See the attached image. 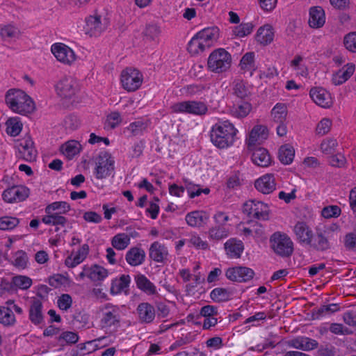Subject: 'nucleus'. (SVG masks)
Listing matches in <instances>:
<instances>
[{"mask_svg": "<svg viewBox=\"0 0 356 356\" xmlns=\"http://www.w3.org/2000/svg\"><path fill=\"white\" fill-rule=\"evenodd\" d=\"M237 130L229 121L216 124L211 129L210 138L212 143L220 149L233 145Z\"/></svg>", "mask_w": 356, "mask_h": 356, "instance_id": "obj_1", "label": "nucleus"}, {"mask_svg": "<svg viewBox=\"0 0 356 356\" xmlns=\"http://www.w3.org/2000/svg\"><path fill=\"white\" fill-rule=\"evenodd\" d=\"M5 100L13 111L22 115L31 113L35 109V104L31 98L19 89L9 90L6 94Z\"/></svg>", "mask_w": 356, "mask_h": 356, "instance_id": "obj_2", "label": "nucleus"}, {"mask_svg": "<svg viewBox=\"0 0 356 356\" xmlns=\"http://www.w3.org/2000/svg\"><path fill=\"white\" fill-rule=\"evenodd\" d=\"M232 56L223 48L213 51L207 60L209 70L215 73H222L231 67Z\"/></svg>", "mask_w": 356, "mask_h": 356, "instance_id": "obj_3", "label": "nucleus"}, {"mask_svg": "<svg viewBox=\"0 0 356 356\" xmlns=\"http://www.w3.org/2000/svg\"><path fill=\"white\" fill-rule=\"evenodd\" d=\"M270 243L274 252L282 257H288L293 252V241L286 234L274 233L270 236Z\"/></svg>", "mask_w": 356, "mask_h": 356, "instance_id": "obj_4", "label": "nucleus"}, {"mask_svg": "<svg viewBox=\"0 0 356 356\" xmlns=\"http://www.w3.org/2000/svg\"><path fill=\"white\" fill-rule=\"evenodd\" d=\"M170 108L173 113L195 115H203L208 111V107L206 104L200 101H183L177 102L172 104Z\"/></svg>", "mask_w": 356, "mask_h": 356, "instance_id": "obj_5", "label": "nucleus"}, {"mask_svg": "<svg viewBox=\"0 0 356 356\" xmlns=\"http://www.w3.org/2000/svg\"><path fill=\"white\" fill-rule=\"evenodd\" d=\"M114 160L107 152H101L96 159V167L94 175L98 179H103L110 176L114 171Z\"/></svg>", "mask_w": 356, "mask_h": 356, "instance_id": "obj_6", "label": "nucleus"}, {"mask_svg": "<svg viewBox=\"0 0 356 356\" xmlns=\"http://www.w3.org/2000/svg\"><path fill=\"white\" fill-rule=\"evenodd\" d=\"M143 74L136 69L127 67L121 73V83L128 92L138 90L143 83Z\"/></svg>", "mask_w": 356, "mask_h": 356, "instance_id": "obj_7", "label": "nucleus"}, {"mask_svg": "<svg viewBox=\"0 0 356 356\" xmlns=\"http://www.w3.org/2000/svg\"><path fill=\"white\" fill-rule=\"evenodd\" d=\"M243 211L250 218L266 220L269 217L268 204L255 200L247 201L243 207Z\"/></svg>", "mask_w": 356, "mask_h": 356, "instance_id": "obj_8", "label": "nucleus"}, {"mask_svg": "<svg viewBox=\"0 0 356 356\" xmlns=\"http://www.w3.org/2000/svg\"><path fill=\"white\" fill-rule=\"evenodd\" d=\"M108 25V21L106 17L96 14L86 18L84 30L86 33L90 36L97 37L106 30Z\"/></svg>", "mask_w": 356, "mask_h": 356, "instance_id": "obj_9", "label": "nucleus"}, {"mask_svg": "<svg viewBox=\"0 0 356 356\" xmlns=\"http://www.w3.org/2000/svg\"><path fill=\"white\" fill-rule=\"evenodd\" d=\"M101 323L103 327H118L121 321V311L119 307L110 303L105 305L102 309Z\"/></svg>", "mask_w": 356, "mask_h": 356, "instance_id": "obj_10", "label": "nucleus"}, {"mask_svg": "<svg viewBox=\"0 0 356 356\" xmlns=\"http://www.w3.org/2000/svg\"><path fill=\"white\" fill-rule=\"evenodd\" d=\"M330 234V232L317 229L316 232L313 234L307 245L318 252H325L330 250L332 246Z\"/></svg>", "mask_w": 356, "mask_h": 356, "instance_id": "obj_11", "label": "nucleus"}, {"mask_svg": "<svg viewBox=\"0 0 356 356\" xmlns=\"http://www.w3.org/2000/svg\"><path fill=\"white\" fill-rule=\"evenodd\" d=\"M56 90L60 97L70 99L77 92L78 85L72 77L64 76L57 83Z\"/></svg>", "mask_w": 356, "mask_h": 356, "instance_id": "obj_12", "label": "nucleus"}, {"mask_svg": "<svg viewBox=\"0 0 356 356\" xmlns=\"http://www.w3.org/2000/svg\"><path fill=\"white\" fill-rule=\"evenodd\" d=\"M33 145V141L30 137L24 138L16 145L18 150L17 156L26 161H35L37 157V151Z\"/></svg>", "mask_w": 356, "mask_h": 356, "instance_id": "obj_13", "label": "nucleus"}, {"mask_svg": "<svg viewBox=\"0 0 356 356\" xmlns=\"http://www.w3.org/2000/svg\"><path fill=\"white\" fill-rule=\"evenodd\" d=\"M227 278L229 280L238 282H246L251 280L254 276L252 269L245 266L229 268L225 273Z\"/></svg>", "mask_w": 356, "mask_h": 356, "instance_id": "obj_14", "label": "nucleus"}, {"mask_svg": "<svg viewBox=\"0 0 356 356\" xmlns=\"http://www.w3.org/2000/svg\"><path fill=\"white\" fill-rule=\"evenodd\" d=\"M29 195V189L24 186H14L3 191L2 197L8 203L25 200Z\"/></svg>", "mask_w": 356, "mask_h": 356, "instance_id": "obj_15", "label": "nucleus"}, {"mask_svg": "<svg viewBox=\"0 0 356 356\" xmlns=\"http://www.w3.org/2000/svg\"><path fill=\"white\" fill-rule=\"evenodd\" d=\"M51 51L56 59L65 64H71L75 60V54L72 49L63 43H56Z\"/></svg>", "mask_w": 356, "mask_h": 356, "instance_id": "obj_16", "label": "nucleus"}, {"mask_svg": "<svg viewBox=\"0 0 356 356\" xmlns=\"http://www.w3.org/2000/svg\"><path fill=\"white\" fill-rule=\"evenodd\" d=\"M255 188L263 194H270L276 188L275 179L273 174H266L254 181Z\"/></svg>", "mask_w": 356, "mask_h": 356, "instance_id": "obj_17", "label": "nucleus"}, {"mask_svg": "<svg viewBox=\"0 0 356 356\" xmlns=\"http://www.w3.org/2000/svg\"><path fill=\"white\" fill-rule=\"evenodd\" d=\"M309 95L312 100L321 107L330 108L332 104L330 92L323 88H312Z\"/></svg>", "mask_w": 356, "mask_h": 356, "instance_id": "obj_18", "label": "nucleus"}, {"mask_svg": "<svg viewBox=\"0 0 356 356\" xmlns=\"http://www.w3.org/2000/svg\"><path fill=\"white\" fill-rule=\"evenodd\" d=\"M196 34L208 49L217 42L220 35V30L217 26L207 27L200 31Z\"/></svg>", "mask_w": 356, "mask_h": 356, "instance_id": "obj_19", "label": "nucleus"}, {"mask_svg": "<svg viewBox=\"0 0 356 356\" xmlns=\"http://www.w3.org/2000/svg\"><path fill=\"white\" fill-rule=\"evenodd\" d=\"M288 346L296 349L309 351L317 348L318 343L316 340L309 337H298L289 341Z\"/></svg>", "mask_w": 356, "mask_h": 356, "instance_id": "obj_20", "label": "nucleus"}, {"mask_svg": "<svg viewBox=\"0 0 356 356\" xmlns=\"http://www.w3.org/2000/svg\"><path fill=\"white\" fill-rule=\"evenodd\" d=\"M297 240L302 244L308 245L312 236L313 231L311 227L305 222H298L293 228Z\"/></svg>", "mask_w": 356, "mask_h": 356, "instance_id": "obj_21", "label": "nucleus"}, {"mask_svg": "<svg viewBox=\"0 0 356 356\" xmlns=\"http://www.w3.org/2000/svg\"><path fill=\"white\" fill-rule=\"evenodd\" d=\"M136 311L139 321L143 323H151L155 318L156 311L153 305L148 302L140 303Z\"/></svg>", "mask_w": 356, "mask_h": 356, "instance_id": "obj_22", "label": "nucleus"}, {"mask_svg": "<svg viewBox=\"0 0 356 356\" xmlns=\"http://www.w3.org/2000/svg\"><path fill=\"white\" fill-rule=\"evenodd\" d=\"M149 256L150 259L156 262L163 263L167 259L168 251L163 244L155 241L149 247Z\"/></svg>", "mask_w": 356, "mask_h": 356, "instance_id": "obj_23", "label": "nucleus"}, {"mask_svg": "<svg viewBox=\"0 0 356 356\" xmlns=\"http://www.w3.org/2000/svg\"><path fill=\"white\" fill-rule=\"evenodd\" d=\"M355 66L353 63H348L341 70L333 74L332 77V83L334 86H339L348 80L353 74Z\"/></svg>", "mask_w": 356, "mask_h": 356, "instance_id": "obj_24", "label": "nucleus"}, {"mask_svg": "<svg viewBox=\"0 0 356 356\" xmlns=\"http://www.w3.org/2000/svg\"><path fill=\"white\" fill-rule=\"evenodd\" d=\"M29 313V320L32 323L35 325L41 324L44 321L42 302L36 298L32 300Z\"/></svg>", "mask_w": 356, "mask_h": 356, "instance_id": "obj_25", "label": "nucleus"}, {"mask_svg": "<svg viewBox=\"0 0 356 356\" xmlns=\"http://www.w3.org/2000/svg\"><path fill=\"white\" fill-rule=\"evenodd\" d=\"M209 215L204 211H193L186 214L185 220L191 227H202L207 224Z\"/></svg>", "mask_w": 356, "mask_h": 356, "instance_id": "obj_26", "label": "nucleus"}, {"mask_svg": "<svg viewBox=\"0 0 356 356\" xmlns=\"http://www.w3.org/2000/svg\"><path fill=\"white\" fill-rule=\"evenodd\" d=\"M145 252L143 249L138 247L130 248L125 256L127 262L131 266L141 265L145 259Z\"/></svg>", "mask_w": 356, "mask_h": 356, "instance_id": "obj_27", "label": "nucleus"}, {"mask_svg": "<svg viewBox=\"0 0 356 356\" xmlns=\"http://www.w3.org/2000/svg\"><path fill=\"white\" fill-rule=\"evenodd\" d=\"M252 109V104L248 101L238 100L230 108V113L233 117L241 119L248 116Z\"/></svg>", "mask_w": 356, "mask_h": 356, "instance_id": "obj_28", "label": "nucleus"}, {"mask_svg": "<svg viewBox=\"0 0 356 356\" xmlns=\"http://www.w3.org/2000/svg\"><path fill=\"white\" fill-rule=\"evenodd\" d=\"M136 286L147 295L157 293L155 285L144 275L138 273L134 276Z\"/></svg>", "mask_w": 356, "mask_h": 356, "instance_id": "obj_29", "label": "nucleus"}, {"mask_svg": "<svg viewBox=\"0 0 356 356\" xmlns=\"http://www.w3.org/2000/svg\"><path fill=\"white\" fill-rule=\"evenodd\" d=\"M252 161L258 166L267 167L271 163V157L266 149L258 147L252 154Z\"/></svg>", "mask_w": 356, "mask_h": 356, "instance_id": "obj_30", "label": "nucleus"}, {"mask_svg": "<svg viewBox=\"0 0 356 356\" xmlns=\"http://www.w3.org/2000/svg\"><path fill=\"white\" fill-rule=\"evenodd\" d=\"M131 283V277L129 275H122L119 278L112 281L111 286V293L113 295L119 294L122 291L127 292L129 290Z\"/></svg>", "mask_w": 356, "mask_h": 356, "instance_id": "obj_31", "label": "nucleus"}, {"mask_svg": "<svg viewBox=\"0 0 356 356\" xmlns=\"http://www.w3.org/2000/svg\"><path fill=\"white\" fill-rule=\"evenodd\" d=\"M309 26L312 28H320L325 24L324 10L321 7H312L309 10Z\"/></svg>", "mask_w": 356, "mask_h": 356, "instance_id": "obj_32", "label": "nucleus"}, {"mask_svg": "<svg viewBox=\"0 0 356 356\" xmlns=\"http://www.w3.org/2000/svg\"><path fill=\"white\" fill-rule=\"evenodd\" d=\"M224 245L227 255L232 258H239L244 249L243 242L235 238L229 239Z\"/></svg>", "mask_w": 356, "mask_h": 356, "instance_id": "obj_33", "label": "nucleus"}, {"mask_svg": "<svg viewBox=\"0 0 356 356\" xmlns=\"http://www.w3.org/2000/svg\"><path fill=\"white\" fill-rule=\"evenodd\" d=\"M268 136V129L266 127L263 125H256L253 127L250 133L248 140V146L254 145L257 143H259Z\"/></svg>", "mask_w": 356, "mask_h": 356, "instance_id": "obj_34", "label": "nucleus"}, {"mask_svg": "<svg viewBox=\"0 0 356 356\" xmlns=\"http://www.w3.org/2000/svg\"><path fill=\"white\" fill-rule=\"evenodd\" d=\"M89 252V246L88 244H83L74 257H68L65 260V264L68 267L74 268L81 264L87 257Z\"/></svg>", "mask_w": 356, "mask_h": 356, "instance_id": "obj_35", "label": "nucleus"}, {"mask_svg": "<svg viewBox=\"0 0 356 356\" xmlns=\"http://www.w3.org/2000/svg\"><path fill=\"white\" fill-rule=\"evenodd\" d=\"M274 33L273 28L269 24L260 27L256 35V40L260 44L266 45L273 40Z\"/></svg>", "mask_w": 356, "mask_h": 356, "instance_id": "obj_36", "label": "nucleus"}, {"mask_svg": "<svg viewBox=\"0 0 356 356\" xmlns=\"http://www.w3.org/2000/svg\"><path fill=\"white\" fill-rule=\"evenodd\" d=\"M294 154L293 148L289 145H284L279 149L278 158L282 163L288 165L293 161Z\"/></svg>", "mask_w": 356, "mask_h": 356, "instance_id": "obj_37", "label": "nucleus"}, {"mask_svg": "<svg viewBox=\"0 0 356 356\" xmlns=\"http://www.w3.org/2000/svg\"><path fill=\"white\" fill-rule=\"evenodd\" d=\"M15 316L9 307H0V323L5 326H12L15 323Z\"/></svg>", "mask_w": 356, "mask_h": 356, "instance_id": "obj_38", "label": "nucleus"}, {"mask_svg": "<svg viewBox=\"0 0 356 356\" xmlns=\"http://www.w3.org/2000/svg\"><path fill=\"white\" fill-rule=\"evenodd\" d=\"M108 276L106 268L98 265L89 266L88 278L92 282L102 281Z\"/></svg>", "mask_w": 356, "mask_h": 356, "instance_id": "obj_39", "label": "nucleus"}, {"mask_svg": "<svg viewBox=\"0 0 356 356\" xmlns=\"http://www.w3.org/2000/svg\"><path fill=\"white\" fill-rule=\"evenodd\" d=\"M339 309V306L337 304H330L328 305H323L319 308L313 309L312 318L314 319H319L328 314H333Z\"/></svg>", "mask_w": 356, "mask_h": 356, "instance_id": "obj_40", "label": "nucleus"}, {"mask_svg": "<svg viewBox=\"0 0 356 356\" xmlns=\"http://www.w3.org/2000/svg\"><path fill=\"white\" fill-rule=\"evenodd\" d=\"M70 205L64 201L54 202L51 204H48L45 208L46 213H54L55 211H58L57 213L60 214H65L70 211Z\"/></svg>", "mask_w": 356, "mask_h": 356, "instance_id": "obj_41", "label": "nucleus"}, {"mask_svg": "<svg viewBox=\"0 0 356 356\" xmlns=\"http://www.w3.org/2000/svg\"><path fill=\"white\" fill-rule=\"evenodd\" d=\"M130 243V237L124 233L118 234L111 240L113 247L118 250H124Z\"/></svg>", "mask_w": 356, "mask_h": 356, "instance_id": "obj_42", "label": "nucleus"}, {"mask_svg": "<svg viewBox=\"0 0 356 356\" xmlns=\"http://www.w3.org/2000/svg\"><path fill=\"white\" fill-rule=\"evenodd\" d=\"M254 56V53L250 51L242 56L239 63L241 70L251 72L255 70Z\"/></svg>", "mask_w": 356, "mask_h": 356, "instance_id": "obj_43", "label": "nucleus"}, {"mask_svg": "<svg viewBox=\"0 0 356 356\" xmlns=\"http://www.w3.org/2000/svg\"><path fill=\"white\" fill-rule=\"evenodd\" d=\"M188 51L192 55H196L203 52L207 49L204 43L200 40V38L195 34L188 44Z\"/></svg>", "mask_w": 356, "mask_h": 356, "instance_id": "obj_44", "label": "nucleus"}, {"mask_svg": "<svg viewBox=\"0 0 356 356\" xmlns=\"http://www.w3.org/2000/svg\"><path fill=\"white\" fill-rule=\"evenodd\" d=\"M29 258L24 250H18L13 254L11 264L18 269H25L27 267Z\"/></svg>", "mask_w": 356, "mask_h": 356, "instance_id": "obj_45", "label": "nucleus"}, {"mask_svg": "<svg viewBox=\"0 0 356 356\" xmlns=\"http://www.w3.org/2000/svg\"><path fill=\"white\" fill-rule=\"evenodd\" d=\"M231 296V292L225 288H215L210 293L211 298L217 302L227 301Z\"/></svg>", "mask_w": 356, "mask_h": 356, "instance_id": "obj_46", "label": "nucleus"}, {"mask_svg": "<svg viewBox=\"0 0 356 356\" xmlns=\"http://www.w3.org/2000/svg\"><path fill=\"white\" fill-rule=\"evenodd\" d=\"M229 234V230L225 225H216L209 230L210 238L219 241L226 238Z\"/></svg>", "mask_w": 356, "mask_h": 356, "instance_id": "obj_47", "label": "nucleus"}, {"mask_svg": "<svg viewBox=\"0 0 356 356\" xmlns=\"http://www.w3.org/2000/svg\"><path fill=\"white\" fill-rule=\"evenodd\" d=\"M232 90L234 95L239 98L240 100H245L250 94L245 83L243 81H235Z\"/></svg>", "mask_w": 356, "mask_h": 356, "instance_id": "obj_48", "label": "nucleus"}, {"mask_svg": "<svg viewBox=\"0 0 356 356\" xmlns=\"http://www.w3.org/2000/svg\"><path fill=\"white\" fill-rule=\"evenodd\" d=\"M0 35L3 40H8L18 38L19 30L11 24H8L1 29Z\"/></svg>", "mask_w": 356, "mask_h": 356, "instance_id": "obj_49", "label": "nucleus"}, {"mask_svg": "<svg viewBox=\"0 0 356 356\" xmlns=\"http://www.w3.org/2000/svg\"><path fill=\"white\" fill-rule=\"evenodd\" d=\"M271 115L275 122H284L286 116V108L284 104H276L272 109Z\"/></svg>", "mask_w": 356, "mask_h": 356, "instance_id": "obj_50", "label": "nucleus"}, {"mask_svg": "<svg viewBox=\"0 0 356 356\" xmlns=\"http://www.w3.org/2000/svg\"><path fill=\"white\" fill-rule=\"evenodd\" d=\"M19 223V220L15 217L3 216L0 218V229L10 230L17 227Z\"/></svg>", "mask_w": 356, "mask_h": 356, "instance_id": "obj_51", "label": "nucleus"}, {"mask_svg": "<svg viewBox=\"0 0 356 356\" xmlns=\"http://www.w3.org/2000/svg\"><path fill=\"white\" fill-rule=\"evenodd\" d=\"M253 27L252 23H242L234 27L233 34L239 38L245 37L252 33Z\"/></svg>", "mask_w": 356, "mask_h": 356, "instance_id": "obj_52", "label": "nucleus"}, {"mask_svg": "<svg viewBox=\"0 0 356 356\" xmlns=\"http://www.w3.org/2000/svg\"><path fill=\"white\" fill-rule=\"evenodd\" d=\"M7 133L12 136H17L20 131H22V124L18 121L16 118H10L7 122Z\"/></svg>", "mask_w": 356, "mask_h": 356, "instance_id": "obj_53", "label": "nucleus"}, {"mask_svg": "<svg viewBox=\"0 0 356 356\" xmlns=\"http://www.w3.org/2000/svg\"><path fill=\"white\" fill-rule=\"evenodd\" d=\"M13 284L23 290L28 289L32 284V280L24 275H17L13 277Z\"/></svg>", "mask_w": 356, "mask_h": 356, "instance_id": "obj_54", "label": "nucleus"}, {"mask_svg": "<svg viewBox=\"0 0 356 356\" xmlns=\"http://www.w3.org/2000/svg\"><path fill=\"white\" fill-rule=\"evenodd\" d=\"M80 145L74 141H69L62 146L63 152L68 157H72L79 152Z\"/></svg>", "mask_w": 356, "mask_h": 356, "instance_id": "obj_55", "label": "nucleus"}, {"mask_svg": "<svg viewBox=\"0 0 356 356\" xmlns=\"http://www.w3.org/2000/svg\"><path fill=\"white\" fill-rule=\"evenodd\" d=\"M338 145L337 140L334 138L325 139L321 145L322 152L326 154H333Z\"/></svg>", "mask_w": 356, "mask_h": 356, "instance_id": "obj_56", "label": "nucleus"}, {"mask_svg": "<svg viewBox=\"0 0 356 356\" xmlns=\"http://www.w3.org/2000/svg\"><path fill=\"white\" fill-rule=\"evenodd\" d=\"M341 213V208L337 205L325 207L321 211V215L325 218H337Z\"/></svg>", "mask_w": 356, "mask_h": 356, "instance_id": "obj_57", "label": "nucleus"}, {"mask_svg": "<svg viewBox=\"0 0 356 356\" xmlns=\"http://www.w3.org/2000/svg\"><path fill=\"white\" fill-rule=\"evenodd\" d=\"M146 126L142 121H136L131 123L127 127V131H129L132 136H140L143 134V131L145 129Z\"/></svg>", "mask_w": 356, "mask_h": 356, "instance_id": "obj_58", "label": "nucleus"}, {"mask_svg": "<svg viewBox=\"0 0 356 356\" xmlns=\"http://www.w3.org/2000/svg\"><path fill=\"white\" fill-rule=\"evenodd\" d=\"M343 44L349 51L356 53V32L346 34L343 38Z\"/></svg>", "mask_w": 356, "mask_h": 356, "instance_id": "obj_59", "label": "nucleus"}, {"mask_svg": "<svg viewBox=\"0 0 356 356\" xmlns=\"http://www.w3.org/2000/svg\"><path fill=\"white\" fill-rule=\"evenodd\" d=\"M241 185V179L239 172H234L227 180L226 186L228 189L236 190Z\"/></svg>", "mask_w": 356, "mask_h": 356, "instance_id": "obj_60", "label": "nucleus"}, {"mask_svg": "<svg viewBox=\"0 0 356 356\" xmlns=\"http://www.w3.org/2000/svg\"><path fill=\"white\" fill-rule=\"evenodd\" d=\"M344 247L347 250L354 251L356 250V234L353 232L348 233L345 235L343 239Z\"/></svg>", "mask_w": 356, "mask_h": 356, "instance_id": "obj_61", "label": "nucleus"}, {"mask_svg": "<svg viewBox=\"0 0 356 356\" xmlns=\"http://www.w3.org/2000/svg\"><path fill=\"white\" fill-rule=\"evenodd\" d=\"M160 33V28L156 24H148L144 31L145 36L152 40H154Z\"/></svg>", "mask_w": 356, "mask_h": 356, "instance_id": "obj_62", "label": "nucleus"}, {"mask_svg": "<svg viewBox=\"0 0 356 356\" xmlns=\"http://www.w3.org/2000/svg\"><path fill=\"white\" fill-rule=\"evenodd\" d=\"M58 307L64 311L70 309L72 304V297L67 293L62 294L58 299Z\"/></svg>", "mask_w": 356, "mask_h": 356, "instance_id": "obj_63", "label": "nucleus"}, {"mask_svg": "<svg viewBox=\"0 0 356 356\" xmlns=\"http://www.w3.org/2000/svg\"><path fill=\"white\" fill-rule=\"evenodd\" d=\"M188 243L190 245L201 250H207L209 247L207 242L202 240L198 235H192L188 240Z\"/></svg>", "mask_w": 356, "mask_h": 356, "instance_id": "obj_64", "label": "nucleus"}]
</instances>
